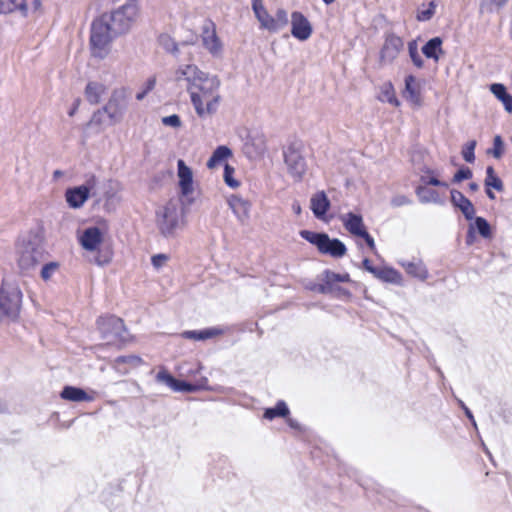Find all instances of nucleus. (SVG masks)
<instances>
[{
	"instance_id": "1",
	"label": "nucleus",
	"mask_w": 512,
	"mask_h": 512,
	"mask_svg": "<svg viewBox=\"0 0 512 512\" xmlns=\"http://www.w3.org/2000/svg\"><path fill=\"white\" fill-rule=\"evenodd\" d=\"M176 81H185L191 102L199 117L212 115L217 111L220 94V81L216 76H210L195 65L180 66L175 73Z\"/></svg>"
},
{
	"instance_id": "2",
	"label": "nucleus",
	"mask_w": 512,
	"mask_h": 512,
	"mask_svg": "<svg viewBox=\"0 0 512 512\" xmlns=\"http://www.w3.org/2000/svg\"><path fill=\"white\" fill-rule=\"evenodd\" d=\"M47 252L43 238L36 231H29L21 236L16 243V261L22 273H29L44 262Z\"/></svg>"
},
{
	"instance_id": "3",
	"label": "nucleus",
	"mask_w": 512,
	"mask_h": 512,
	"mask_svg": "<svg viewBox=\"0 0 512 512\" xmlns=\"http://www.w3.org/2000/svg\"><path fill=\"white\" fill-rule=\"evenodd\" d=\"M106 17L100 16L91 25L90 48L93 57L104 59L110 52L113 39L117 34L112 31Z\"/></svg>"
},
{
	"instance_id": "4",
	"label": "nucleus",
	"mask_w": 512,
	"mask_h": 512,
	"mask_svg": "<svg viewBox=\"0 0 512 512\" xmlns=\"http://www.w3.org/2000/svg\"><path fill=\"white\" fill-rule=\"evenodd\" d=\"M22 304V292L18 285L3 282L0 289V320L15 321Z\"/></svg>"
},
{
	"instance_id": "5",
	"label": "nucleus",
	"mask_w": 512,
	"mask_h": 512,
	"mask_svg": "<svg viewBox=\"0 0 512 512\" xmlns=\"http://www.w3.org/2000/svg\"><path fill=\"white\" fill-rule=\"evenodd\" d=\"M299 234L303 239L315 245L322 254L341 258L347 252V248L342 241L337 238L332 239L326 233L301 230Z\"/></svg>"
},
{
	"instance_id": "6",
	"label": "nucleus",
	"mask_w": 512,
	"mask_h": 512,
	"mask_svg": "<svg viewBox=\"0 0 512 512\" xmlns=\"http://www.w3.org/2000/svg\"><path fill=\"white\" fill-rule=\"evenodd\" d=\"M156 224L160 233L171 237L183 224V213L175 202H168L156 211Z\"/></svg>"
},
{
	"instance_id": "7",
	"label": "nucleus",
	"mask_w": 512,
	"mask_h": 512,
	"mask_svg": "<svg viewBox=\"0 0 512 512\" xmlns=\"http://www.w3.org/2000/svg\"><path fill=\"white\" fill-rule=\"evenodd\" d=\"M138 15V7L135 3H127L120 8L114 10L110 14H103L107 22L110 24L112 31L117 35L127 32Z\"/></svg>"
},
{
	"instance_id": "8",
	"label": "nucleus",
	"mask_w": 512,
	"mask_h": 512,
	"mask_svg": "<svg viewBox=\"0 0 512 512\" xmlns=\"http://www.w3.org/2000/svg\"><path fill=\"white\" fill-rule=\"evenodd\" d=\"M98 330L108 343H120L127 340V332L122 319L116 316L99 317Z\"/></svg>"
},
{
	"instance_id": "9",
	"label": "nucleus",
	"mask_w": 512,
	"mask_h": 512,
	"mask_svg": "<svg viewBox=\"0 0 512 512\" xmlns=\"http://www.w3.org/2000/svg\"><path fill=\"white\" fill-rule=\"evenodd\" d=\"M103 107L110 125L121 122L128 107L127 89L124 87L114 89Z\"/></svg>"
},
{
	"instance_id": "10",
	"label": "nucleus",
	"mask_w": 512,
	"mask_h": 512,
	"mask_svg": "<svg viewBox=\"0 0 512 512\" xmlns=\"http://www.w3.org/2000/svg\"><path fill=\"white\" fill-rule=\"evenodd\" d=\"M284 162L288 174L295 180H302L307 171V162L301 152L293 145L284 151Z\"/></svg>"
},
{
	"instance_id": "11",
	"label": "nucleus",
	"mask_w": 512,
	"mask_h": 512,
	"mask_svg": "<svg viewBox=\"0 0 512 512\" xmlns=\"http://www.w3.org/2000/svg\"><path fill=\"white\" fill-rule=\"evenodd\" d=\"M404 47L402 38L395 34L386 36L384 44L380 50L379 62L382 66L390 65L398 57Z\"/></svg>"
},
{
	"instance_id": "12",
	"label": "nucleus",
	"mask_w": 512,
	"mask_h": 512,
	"mask_svg": "<svg viewBox=\"0 0 512 512\" xmlns=\"http://www.w3.org/2000/svg\"><path fill=\"white\" fill-rule=\"evenodd\" d=\"M244 153L251 159L261 157L266 151L265 136L259 131H250L244 143Z\"/></svg>"
},
{
	"instance_id": "13",
	"label": "nucleus",
	"mask_w": 512,
	"mask_h": 512,
	"mask_svg": "<svg viewBox=\"0 0 512 512\" xmlns=\"http://www.w3.org/2000/svg\"><path fill=\"white\" fill-rule=\"evenodd\" d=\"M291 34L300 41L307 40L312 34V26L301 12L291 14Z\"/></svg>"
},
{
	"instance_id": "14",
	"label": "nucleus",
	"mask_w": 512,
	"mask_h": 512,
	"mask_svg": "<svg viewBox=\"0 0 512 512\" xmlns=\"http://www.w3.org/2000/svg\"><path fill=\"white\" fill-rule=\"evenodd\" d=\"M412 278L418 279L419 281H426L429 277V271L425 263L419 258H413L411 260L401 259L397 262Z\"/></svg>"
},
{
	"instance_id": "15",
	"label": "nucleus",
	"mask_w": 512,
	"mask_h": 512,
	"mask_svg": "<svg viewBox=\"0 0 512 512\" xmlns=\"http://www.w3.org/2000/svg\"><path fill=\"white\" fill-rule=\"evenodd\" d=\"M451 202L458 208L467 220H472L475 216V208L472 202L458 190L450 191Z\"/></svg>"
},
{
	"instance_id": "16",
	"label": "nucleus",
	"mask_w": 512,
	"mask_h": 512,
	"mask_svg": "<svg viewBox=\"0 0 512 512\" xmlns=\"http://www.w3.org/2000/svg\"><path fill=\"white\" fill-rule=\"evenodd\" d=\"M228 205L240 222L244 223L249 218L251 204L248 200L238 195H231Z\"/></svg>"
},
{
	"instance_id": "17",
	"label": "nucleus",
	"mask_w": 512,
	"mask_h": 512,
	"mask_svg": "<svg viewBox=\"0 0 512 512\" xmlns=\"http://www.w3.org/2000/svg\"><path fill=\"white\" fill-rule=\"evenodd\" d=\"M203 45L213 54L219 52L220 43L216 35L215 25L211 21H205L202 28Z\"/></svg>"
},
{
	"instance_id": "18",
	"label": "nucleus",
	"mask_w": 512,
	"mask_h": 512,
	"mask_svg": "<svg viewBox=\"0 0 512 512\" xmlns=\"http://www.w3.org/2000/svg\"><path fill=\"white\" fill-rule=\"evenodd\" d=\"M330 208V200L324 191H318L310 199V209L314 216L323 219Z\"/></svg>"
},
{
	"instance_id": "19",
	"label": "nucleus",
	"mask_w": 512,
	"mask_h": 512,
	"mask_svg": "<svg viewBox=\"0 0 512 512\" xmlns=\"http://www.w3.org/2000/svg\"><path fill=\"white\" fill-rule=\"evenodd\" d=\"M179 187L183 195H189L193 191V176L191 169L183 160H178Z\"/></svg>"
},
{
	"instance_id": "20",
	"label": "nucleus",
	"mask_w": 512,
	"mask_h": 512,
	"mask_svg": "<svg viewBox=\"0 0 512 512\" xmlns=\"http://www.w3.org/2000/svg\"><path fill=\"white\" fill-rule=\"evenodd\" d=\"M340 220L345 229L352 235L358 236L366 230L363 218L359 214L353 212L346 213L340 216Z\"/></svg>"
},
{
	"instance_id": "21",
	"label": "nucleus",
	"mask_w": 512,
	"mask_h": 512,
	"mask_svg": "<svg viewBox=\"0 0 512 512\" xmlns=\"http://www.w3.org/2000/svg\"><path fill=\"white\" fill-rule=\"evenodd\" d=\"M102 241V233L96 226L84 230L80 236L82 247L88 251H94Z\"/></svg>"
},
{
	"instance_id": "22",
	"label": "nucleus",
	"mask_w": 512,
	"mask_h": 512,
	"mask_svg": "<svg viewBox=\"0 0 512 512\" xmlns=\"http://www.w3.org/2000/svg\"><path fill=\"white\" fill-rule=\"evenodd\" d=\"M420 84L413 75L405 77V89L403 97L412 104L419 105L421 103Z\"/></svg>"
},
{
	"instance_id": "23",
	"label": "nucleus",
	"mask_w": 512,
	"mask_h": 512,
	"mask_svg": "<svg viewBox=\"0 0 512 512\" xmlns=\"http://www.w3.org/2000/svg\"><path fill=\"white\" fill-rule=\"evenodd\" d=\"M89 198L80 186L68 188L65 192L66 202L73 209L81 208Z\"/></svg>"
},
{
	"instance_id": "24",
	"label": "nucleus",
	"mask_w": 512,
	"mask_h": 512,
	"mask_svg": "<svg viewBox=\"0 0 512 512\" xmlns=\"http://www.w3.org/2000/svg\"><path fill=\"white\" fill-rule=\"evenodd\" d=\"M60 396L62 399L71 402H91L94 400V397L87 394L85 390L75 386H65Z\"/></svg>"
},
{
	"instance_id": "25",
	"label": "nucleus",
	"mask_w": 512,
	"mask_h": 512,
	"mask_svg": "<svg viewBox=\"0 0 512 512\" xmlns=\"http://www.w3.org/2000/svg\"><path fill=\"white\" fill-rule=\"evenodd\" d=\"M267 25L265 23H260L261 27L270 31L277 32L284 28L288 24V15L284 9H278L275 16L269 15L267 12Z\"/></svg>"
},
{
	"instance_id": "26",
	"label": "nucleus",
	"mask_w": 512,
	"mask_h": 512,
	"mask_svg": "<svg viewBox=\"0 0 512 512\" xmlns=\"http://www.w3.org/2000/svg\"><path fill=\"white\" fill-rule=\"evenodd\" d=\"M106 90L107 88L103 83L90 81L85 87L84 95L90 104L95 105L101 101L102 97L106 93Z\"/></svg>"
},
{
	"instance_id": "27",
	"label": "nucleus",
	"mask_w": 512,
	"mask_h": 512,
	"mask_svg": "<svg viewBox=\"0 0 512 512\" xmlns=\"http://www.w3.org/2000/svg\"><path fill=\"white\" fill-rule=\"evenodd\" d=\"M90 198H94L96 203L103 200L101 191L102 183L95 175H89L82 185H79Z\"/></svg>"
},
{
	"instance_id": "28",
	"label": "nucleus",
	"mask_w": 512,
	"mask_h": 512,
	"mask_svg": "<svg viewBox=\"0 0 512 512\" xmlns=\"http://www.w3.org/2000/svg\"><path fill=\"white\" fill-rule=\"evenodd\" d=\"M442 39L440 37L431 38L422 47V53L428 58L438 62L440 55L443 54Z\"/></svg>"
},
{
	"instance_id": "29",
	"label": "nucleus",
	"mask_w": 512,
	"mask_h": 512,
	"mask_svg": "<svg viewBox=\"0 0 512 512\" xmlns=\"http://www.w3.org/2000/svg\"><path fill=\"white\" fill-rule=\"evenodd\" d=\"M490 91L503 104L508 113H512V95L507 92L506 87L501 83H494L490 86Z\"/></svg>"
},
{
	"instance_id": "30",
	"label": "nucleus",
	"mask_w": 512,
	"mask_h": 512,
	"mask_svg": "<svg viewBox=\"0 0 512 512\" xmlns=\"http://www.w3.org/2000/svg\"><path fill=\"white\" fill-rule=\"evenodd\" d=\"M416 195L419 198V201L423 204L434 203L438 205H443L444 200L440 197L439 193L436 190L427 188L426 186H418L415 190Z\"/></svg>"
},
{
	"instance_id": "31",
	"label": "nucleus",
	"mask_w": 512,
	"mask_h": 512,
	"mask_svg": "<svg viewBox=\"0 0 512 512\" xmlns=\"http://www.w3.org/2000/svg\"><path fill=\"white\" fill-rule=\"evenodd\" d=\"M222 334V330L218 328H207L203 330H188L182 333V336L186 339H192L196 341L206 340Z\"/></svg>"
},
{
	"instance_id": "32",
	"label": "nucleus",
	"mask_w": 512,
	"mask_h": 512,
	"mask_svg": "<svg viewBox=\"0 0 512 512\" xmlns=\"http://www.w3.org/2000/svg\"><path fill=\"white\" fill-rule=\"evenodd\" d=\"M232 155V151L227 146H218L211 157L207 161V167L213 169L219 165H221L226 159H228Z\"/></svg>"
},
{
	"instance_id": "33",
	"label": "nucleus",
	"mask_w": 512,
	"mask_h": 512,
	"mask_svg": "<svg viewBox=\"0 0 512 512\" xmlns=\"http://www.w3.org/2000/svg\"><path fill=\"white\" fill-rule=\"evenodd\" d=\"M290 411L285 401L279 400L275 407L266 408L263 417L267 420H273L276 417L286 418Z\"/></svg>"
},
{
	"instance_id": "34",
	"label": "nucleus",
	"mask_w": 512,
	"mask_h": 512,
	"mask_svg": "<svg viewBox=\"0 0 512 512\" xmlns=\"http://www.w3.org/2000/svg\"><path fill=\"white\" fill-rule=\"evenodd\" d=\"M485 188H493L499 192L503 191L504 185L502 180L496 175L492 166L486 168V177L484 180Z\"/></svg>"
},
{
	"instance_id": "35",
	"label": "nucleus",
	"mask_w": 512,
	"mask_h": 512,
	"mask_svg": "<svg viewBox=\"0 0 512 512\" xmlns=\"http://www.w3.org/2000/svg\"><path fill=\"white\" fill-rule=\"evenodd\" d=\"M379 280L399 286L403 284L402 274L396 269L387 266H384V269Z\"/></svg>"
},
{
	"instance_id": "36",
	"label": "nucleus",
	"mask_w": 512,
	"mask_h": 512,
	"mask_svg": "<svg viewBox=\"0 0 512 512\" xmlns=\"http://www.w3.org/2000/svg\"><path fill=\"white\" fill-rule=\"evenodd\" d=\"M0 2L7 13L19 11L23 16L27 15V0H0Z\"/></svg>"
},
{
	"instance_id": "37",
	"label": "nucleus",
	"mask_w": 512,
	"mask_h": 512,
	"mask_svg": "<svg viewBox=\"0 0 512 512\" xmlns=\"http://www.w3.org/2000/svg\"><path fill=\"white\" fill-rule=\"evenodd\" d=\"M200 389H208L206 378H203L202 381L198 384H191L185 381L178 380L175 392H196Z\"/></svg>"
},
{
	"instance_id": "38",
	"label": "nucleus",
	"mask_w": 512,
	"mask_h": 512,
	"mask_svg": "<svg viewBox=\"0 0 512 512\" xmlns=\"http://www.w3.org/2000/svg\"><path fill=\"white\" fill-rule=\"evenodd\" d=\"M103 125H110L104 107L95 111L88 123V126L97 127L98 129H101Z\"/></svg>"
},
{
	"instance_id": "39",
	"label": "nucleus",
	"mask_w": 512,
	"mask_h": 512,
	"mask_svg": "<svg viewBox=\"0 0 512 512\" xmlns=\"http://www.w3.org/2000/svg\"><path fill=\"white\" fill-rule=\"evenodd\" d=\"M156 381L158 383L165 384L171 390L175 391L178 380L174 378L167 370L161 369L156 375Z\"/></svg>"
},
{
	"instance_id": "40",
	"label": "nucleus",
	"mask_w": 512,
	"mask_h": 512,
	"mask_svg": "<svg viewBox=\"0 0 512 512\" xmlns=\"http://www.w3.org/2000/svg\"><path fill=\"white\" fill-rule=\"evenodd\" d=\"M379 99L383 102H388L394 106H399V101L395 95L393 86L391 83L385 84L382 87L381 95L379 96Z\"/></svg>"
},
{
	"instance_id": "41",
	"label": "nucleus",
	"mask_w": 512,
	"mask_h": 512,
	"mask_svg": "<svg viewBox=\"0 0 512 512\" xmlns=\"http://www.w3.org/2000/svg\"><path fill=\"white\" fill-rule=\"evenodd\" d=\"M473 219H474V225H473L474 229L476 228L478 233L483 238H491V236H492L491 226L488 223V221L483 217H475L474 216Z\"/></svg>"
},
{
	"instance_id": "42",
	"label": "nucleus",
	"mask_w": 512,
	"mask_h": 512,
	"mask_svg": "<svg viewBox=\"0 0 512 512\" xmlns=\"http://www.w3.org/2000/svg\"><path fill=\"white\" fill-rule=\"evenodd\" d=\"M408 53L413 64L419 69L423 68L424 61L418 51V43L416 40H412L408 43Z\"/></svg>"
},
{
	"instance_id": "43",
	"label": "nucleus",
	"mask_w": 512,
	"mask_h": 512,
	"mask_svg": "<svg viewBox=\"0 0 512 512\" xmlns=\"http://www.w3.org/2000/svg\"><path fill=\"white\" fill-rule=\"evenodd\" d=\"M252 9L257 20L260 23H265L267 25V21L269 19L267 18V10L263 5V0H252Z\"/></svg>"
},
{
	"instance_id": "44",
	"label": "nucleus",
	"mask_w": 512,
	"mask_h": 512,
	"mask_svg": "<svg viewBox=\"0 0 512 512\" xmlns=\"http://www.w3.org/2000/svg\"><path fill=\"white\" fill-rule=\"evenodd\" d=\"M324 281L326 282V284H331V285L336 282L346 283V282L350 281V276L347 273L338 274V273L326 270L324 272Z\"/></svg>"
},
{
	"instance_id": "45",
	"label": "nucleus",
	"mask_w": 512,
	"mask_h": 512,
	"mask_svg": "<svg viewBox=\"0 0 512 512\" xmlns=\"http://www.w3.org/2000/svg\"><path fill=\"white\" fill-rule=\"evenodd\" d=\"M59 263L56 261L45 263L40 272V276L44 281H48L58 271Z\"/></svg>"
},
{
	"instance_id": "46",
	"label": "nucleus",
	"mask_w": 512,
	"mask_h": 512,
	"mask_svg": "<svg viewBox=\"0 0 512 512\" xmlns=\"http://www.w3.org/2000/svg\"><path fill=\"white\" fill-rule=\"evenodd\" d=\"M156 86V78L154 76L148 78L143 84L141 90L136 94V99L142 101L146 95L151 92Z\"/></svg>"
},
{
	"instance_id": "47",
	"label": "nucleus",
	"mask_w": 512,
	"mask_h": 512,
	"mask_svg": "<svg viewBox=\"0 0 512 512\" xmlns=\"http://www.w3.org/2000/svg\"><path fill=\"white\" fill-rule=\"evenodd\" d=\"M496 159L502 157L504 153V143L501 136L496 135L493 140V148L489 151Z\"/></svg>"
},
{
	"instance_id": "48",
	"label": "nucleus",
	"mask_w": 512,
	"mask_h": 512,
	"mask_svg": "<svg viewBox=\"0 0 512 512\" xmlns=\"http://www.w3.org/2000/svg\"><path fill=\"white\" fill-rule=\"evenodd\" d=\"M234 168L228 164L224 166V181L231 188H237L239 186V182L233 177Z\"/></svg>"
},
{
	"instance_id": "49",
	"label": "nucleus",
	"mask_w": 512,
	"mask_h": 512,
	"mask_svg": "<svg viewBox=\"0 0 512 512\" xmlns=\"http://www.w3.org/2000/svg\"><path fill=\"white\" fill-rule=\"evenodd\" d=\"M476 147V141L472 140L466 144V146L462 150V156L464 160L468 163H473L475 161L474 150Z\"/></svg>"
},
{
	"instance_id": "50",
	"label": "nucleus",
	"mask_w": 512,
	"mask_h": 512,
	"mask_svg": "<svg viewBox=\"0 0 512 512\" xmlns=\"http://www.w3.org/2000/svg\"><path fill=\"white\" fill-rule=\"evenodd\" d=\"M115 363L116 364L127 363L133 367H137L142 363V359L137 355L119 356L116 358Z\"/></svg>"
},
{
	"instance_id": "51",
	"label": "nucleus",
	"mask_w": 512,
	"mask_h": 512,
	"mask_svg": "<svg viewBox=\"0 0 512 512\" xmlns=\"http://www.w3.org/2000/svg\"><path fill=\"white\" fill-rule=\"evenodd\" d=\"M160 41V44L162 45V47L167 51V52H170V53H176L178 51V47H177V44L175 43V41L167 36V35H162L159 39Z\"/></svg>"
},
{
	"instance_id": "52",
	"label": "nucleus",
	"mask_w": 512,
	"mask_h": 512,
	"mask_svg": "<svg viewBox=\"0 0 512 512\" xmlns=\"http://www.w3.org/2000/svg\"><path fill=\"white\" fill-rule=\"evenodd\" d=\"M473 176V173L470 168L468 167H462L460 168L453 177L454 183H459L463 180L471 179Z\"/></svg>"
},
{
	"instance_id": "53",
	"label": "nucleus",
	"mask_w": 512,
	"mask_h": 512,
	"mask_svg": "<svg viewBox=\"0 0 512 512\" xmlns=\"http://www.w3.org/2000/svg\"><path fill=\"white\" fill-rule=\"evenodd\" d=\"M162 123L165 126H170L173 128H179L182 124L180 117L176 114L163 117Z\"/></svg>"
},
{
	"instance_id": "54",
	"label": "nucleus",
	"mask_w": 512,
	"mask_h": 512,
	"mask_svg": "<svg viewBox=\"0 0 512 512\" xmlns=\"http://www.w3.org/2000/svg\"><path fill=\"white\" fill-rule=\"evenodd\" d=\"M390 203L393 207H401V206H405V205H410L412 203V200L410 198H408L407 196L400 194V195H395L391 199Z\"/></svg>"
},
{
	"instance_id": "55",
	"label": "nucleus",
	"mask_w": 512,
	"mask_h": 512,
	"mask_svg": "<svg viewBox=\"0 0 512 512\" xmlns=\"http://www.w3.org/2000/svg\"><path fill=\"white\" fill-rule=\"evenodd\" d=\"M420 180L425 185L441 186L445 188L448 187V184L446 182L440 181L437 177L421 176Z\"/></svg>"
},
{
	"instance_id": "56",
	"label": "nucleus",
	"mask_w": 512,
	"mask_h": 512,
	"mask_svg": "<svg viewBox=\"0 0 512 512\" xmlns=\"http://www.w3.org/2000/svg\"><path fill=\"white\" fill-rule=\"evenodd\" d=\"M151 261L152 265L159 269L168 261V256L166 254H156L152 257Z\"/></svg>"
},
{
	"instance_id": "57",
	"label": "nucleus",
	"mask_w": 512,
	"mask_h": 512,
	"mask_svg": "<svg viewBox=\"0 0 512 512\" xmlns=\"http://www.w3.org/2000/svg\"><path fill=\"white\" fill-rule=\"evenodd\" d=\"M434 15V10L433 9H423V10H420L417 14V19L419 21H428L432 18V16Z\"/></svg>"
},
{
	"instance_id": "58",
	"label": "nucleus",
	"mask_w": 512,
	"mask_h": 512,
	"mask_svg": "<svg viewBox=\"0 0 512 512\" xmlns=\"http://www.w3.org/2000/svg\"><path fill=\"white\" fill-rule=\"evenodd\" d=\"M357 237H361L365 240L366 244L369 246L371 250H375V242L374 239L371 237V235L367 232V230H364L360 235Z\"/></svg>"
},
{
	"instance_id": "59",
	"label": "nucleus",
	"mask_w": 512,
	"mask_h": 512,
	"mask_svg": "<svg viewBox=\"0 0 512 512\" xmlns=\"http://www.w3.org/2000/svg\"><path fill=\"white\" fill-rule=\"evenodd\" d=\"M456 400H457L458 405L463 409L467 418L469 420H473V414H472L471 410L465 405V403L461 399L457 398Z\"/></svg>"
},
{
	"instance_id": "60",
	"label": "nucleus",
	"mask_w": 512,
	"mask_h": 512,
	"mask_svg": "<svg viewBox=\"0 0 512 512\" xmlns=\"http://www.w3.org/2000/svg\"><path fill=\"white\" fill-rule=\"evenodd\" d=\"M507 0H483V3L486 5H494L496 7H501L506 3Z\"/></svg>"
},
{
	"instance_id": "61",
	"label": "nucleus",
	"mask_w": 512,
	"mask_h": 512,
	"mask_svg": "<svg viewBox=\"0 0 512 512\" xmlns=\"http://www.w3.org/2000/svg\"><path fill=\"white\" fill-rule=\"evenodd\" d=\"M474 241V226L471 224L468 229L466 243L471 245Z\"/></svg>"
},
{
	"instance_id": "62",
	"label": "nucleus",
	"mask_w": 512,
	"mask_h": 512,
	"mask_svg": "<svg viewBox=\"0 0 512 512\" xmlns=\"http://www.w3.org/2000/svg\"><path fill=\"white\" fill-rule=\"evenodd\" d=\"M287 424L289 425V427H291L292 429H296V430H301V425L300 423L295 420V419H292V418H287Z\"/></svg>"
},
{
	"instance_id": "63",
	"label": "nucleus",
	"mask_w": 512,
	"mask_h": 512,
	"mask_svg": "<svg viewBox=\"0 0 512 512\" xmlns=\"http://www.w3.org/2000/svg\"><path fill=\"white\" fill-rule=\"evenodd\" d=\"M383 269H384V267H373V269H370V273L374 277L380 279Z\"/></svg>"
},
{
	"instance_id": "64",
	"label": "nucleus",
	"mask_w": 512,
	"mask_h": 512,
	"mask_svg": "<svg viewBox=\"0 0 512 512\" xmlns=\"http://www.w3.org/2000/svg\"><path fill=\"white\" fill-rule=\"evenodd\" d=\"M291 208H292V211H293L296 215H300V214H301V212H302L301 205H300V203H299L298 201H296V200L292 203Z\"/></svg>"
}]
</instances>
